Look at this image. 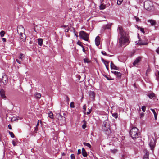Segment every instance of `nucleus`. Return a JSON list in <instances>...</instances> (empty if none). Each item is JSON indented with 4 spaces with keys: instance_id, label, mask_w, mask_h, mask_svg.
I'll return each mask as SVG.
<instances>
[{
    "instance_id": "obj_15",
    "label": "nucleus",
    "mask_w": 159,
    "mask_h": 159,
    "mask_svg": "<svg viewBox=\"0 0 159 159\" xmlns=\"http://www.w3.org/2000/svg\"><path fill=\"white\" fill-rule=\"evenodd\" d=\"M5 93V91L3 89H2L0 91V94L1 97L3 99H5L6 98Z\"/></svg>"
},
{
    "instance_id": "obj_2",
    "label": "nucleus",
    "mask_w": 159,
    "mask_h": 159,
    "mask_svg": "<svg viewBox=\"0 0 159 159\" xmlns=\"http://www.w3.org/2000/svg\"><path fill=\"white\" fill-rule=\"evenodd\" d=\"M130 134L131 137L134 139L139 137L140 136V133L136 127H134L131 129Z\"/></svg>"
},
{
    "instance_id": "obj_28",
    "label": "nucleus",
    "mask_w": 159,
    "mask_h": 159,
    "mask_svg": "<svg viewBox=\"0 0 159 159\" xmlns=\"http://www.w3.org/2000/svg\"><path fill=\"white\" fill-rule=\"evenodd\" d=\"M112 116L115 118H117L118 117V114L117 113H112Z\"/></svg>"
},
{
    "instance_id": "obj_16",
    "label": "nucleus",
    "mask_w": 159,
    "mask_h": 159,
    "mask_svg": "<svg viewBox=\"0 0 159 159\" xmlns=\"http://www.w3.org/2000/svg\"><path fill=\"white\" fill-rule=\"evenodd\" d=\"M110 66L111 69H115L117 70H119V68L116 66L112 61L111 63Z\"/></svg>"
},
{
    "instance_id": "obj_50",
    "label": "nucleus",
    "mask_w": 159,
    "mask_h": 159,
    "mask_svg": "<svg viewBox=\"0 0 159 159\" xmlns=\"http://www.w3.org/2000/svg\"><path fill=\"white\" fill-rule=\"evenodd\" d=\"M156 52L157 53L159 54V47L156 49Z\"/></svg>"
},
{
    "instance_id": "obj_25",
    "label": "nucleus",
    "mask_w": 159,
    "mask_h": 159,
    "mask_svg": "<svg viewBox=\"0 0 159 159\" xmlns=\"http://www.w3.org/2000/svg\"><path fill=\"white\" fill-rule=\"evenodd\" d=\"M83 143L84 145L90 148H91V146L89 143L84 142Z\"/></svg>"
},
{
    "instance_id": "obj_13",
    "label": "nucleus",
    "mask_w": 159,
    "mask_h": 159,
    "mask_svg": "<svg viewBox=\"0 0 159 159\" xmlns=\"http://www.w3.org/2000/svg\"><path fill=\"white\" fill-rule=\"evenodd\" d=\"M20 39L21 41H25L26 39V36L25 34H23V33L20 32Z\"/></svg>"
},
{
    "instance_id": "obj_21",
    "label": "nucleus",
    "mask_w": 159,
    "mask_h": 159,
    "mask_svg": "<svg viewBox=\"0 0 159 159\" xmlns=\"http://www.w3.org/2000/svg\"><path fill=\"white\" fill-rule=\"evenodd\" d=\"M149 153L148 152L146 151L145 154L143 156V159H149Z\"/></svg>"
},
{
    "instance_id": "obj_34",
    "label": "nucleus",
    "mask_w": 159,
    "mask_h": 159,
    "mask_svg": "<svg viewBox=\"0 0 159 159\" xmlns=\"http://www.w3.org/2000/svg\"><path fill=\"white\" fill-rule=\"evenodd\" d=\"M123 0H118L117 2V4L118 5H120L122 2Z\"/></svg>"
},
{
    "instance_id": "obj_44",
    "label": "nucleus",
    "mask_w": 159,
    "mask_h": 159,
    "mask_svg": "<svg viewBox=\"0 0 159 159\" xmlns=\"http://www.w3.org/2000/svg\"><path fill=\"white\" fill-rule=\"evenodd\" d=\"M101 53L104 55H107V54H106V52H105V51H102L101 52Z\"/></svg>"
},
{
    "instance_id": "obj_59",
    "label": "nucleus",
    "mask_w": 159,
    "mask_h": 159,
    "mask_svg": "<svg viewBox=\"0 0 159 159\" xmlns=\"http://www.w3.org/2000/svg\"><path fill=\"white\" fill-rule=\"evenodd\" d=\"M39 121H38V122L36 126V127H37V128H38V125H39Z\"/></svg>"
},
{
    "instance_id": "obj_3",
    "label": "nucleus",
    "mask_w": 159,
    "mask_h": 159,
    "mask_svg": "<svg viewBox=\"0 0 159 159\" xmlns=\"http://www.w3.org/2000/svg\"><path fill=\"white\" fill-rule=\"evenodd\" d=\"M119 43L121 46L127 44H128V39L126 37V35L121 37L119 39Z\"/></svg>"
},
{
    "instance_id": "obj_14",
    "label": "nucleus",
    "mask_w": 159,
    "mask_h": 159,
    "mask_svg": "<svg viewBox=\"0 0 159 159\" xmlns=\"http://www.w3.org/2000/svg\"><path fill=\"white\" fill-rule=\"evenodd\" d=\"M100 38L99 36H97L95 39V43L97 46H98L100 44Z\"/></svg>"
},
{
    "instance_id": "obj_10",
    "label": "nucleus",
    "mask_w": 159,
    "mask_h": 159,
    "mask_svg": "<svg viewBox=\"0 0 159 159\" xmlns=\"http://www.w3.org/2000/svg\"><path fill=\"white\" fill-rule=\"evenodd\" d=\"M138 37L139 39L138 42L136 44H139V45H146L148 43L147 41L146 42H143L142 41H141V38L139 37V34H138Z\"/></svg>"
},
{
    "instance_id": "obj_62",
    "label": "nucleus",
    "mask_w": 159,
    "mask_h": 159,
    "mask_svg": "<svg viewBox=\"0 0 159 159\" xmlns=\"http://www.w3.org/2000/svg\"><path fill=\"white\" fill-rule=\"evenodd\" d=\"M103 1V0H100L101 2L102 3Z\"/></svg>"
},
{
    "instance_id": "obj_55",
    "label": "nucleus",
    "mask_w": 159,
    "mask_h": 159,
    "mask_svg": "<svg viewBox=\"0 0 159 159\" xmlns=\"http://www.w3.org/2000/svg\"><path fill=\"white\" fill-rule=\"evenodd\" d=\"M2 41L3 42H6V39L5 38H2Z\"/></svg>"
},
{
    "instance_id": "obj_4",
    "label": "nucleus",
    "mask_w": 159,
    "mask_h": 159,
    "mask_svg": "<svg viewBox=\"0 0 159 159\" xmlns=\"http://www.w3.org/2000/svg\"><path fill=\"white\" fill-rule=\"evenodd\" d=\"M80 38L87 41H89V35L84 31H81L79 33Z\"/></svg>"
},
{
    "instance_id": "obj_20",
    "label": "nucleus",
    "mask_w": 159,
    "mask_h": 159,
    "mask_svg": "<svg viewBox=\"0 0 159 159\" xmlns=\"http://www.w3.org/2000/svg\"><path fill=\"white\" fill-rule=\"evenodd\" d=\"M43 39L41 38H39L38 39V44L40 46H42L43 45Z\"/></svg>"
},
{
    "instance_id": "obj_45",
    "label": "nucleus",
    "mask_w": 159,
    "mask_h": 159,
    "mask_svg": "<svg viewBox=\"0 0 159 159\" xmlns=\"http://www.w3.org/2000/svg\"><path fill=\"white\" fill-rule=\"evenodd\" d=\"M81 47H82V50H83V51L85 53V49H84V46H83V45H82V46H81Z\"/></svg>"
},
{
    "instance_id": "obj_7",
    "label": "nucleus",
    "mask_w": 159,
    "mask_h": 159,
    "mask_svg": "<svg viewBox=\"0 0 159 159\" xmlns=\"http://www.w3.org/2000/svg\"><path fill=\"white\" fill-rule=\"evenodd\" d=\"M2 81L4 85H6L8 82L7 76L5 73H3L2 78Z\"/></svg>"
},
{
    "instance_id": "obj_29",
    "label": "nucleus",
    "mask_w": 159,
    "mask_h": 159,
    "mask_svg": "<svg viewBox=\"0 0 159 159\" xmlns=\"http://www.w3.org/2000/svg\"><path fill=\"white\" fill-rule=\"evenodd\" d=\"M24 55L22 54H20V56L19 57V59L21 60H23V58L24 57Z\"/></svg>"
},
{
    "instance_id": "obj_19",
    "label": "nucleus",
    "mask_w": 159,
    "mask_h": 159,
    "mask_svg": "<svg viewBox=\"0 0 159 159\" xmlns=\"http://www.w3.org/2000/svg\"><path fill=\"white\" fill-rule=\"evenodd\" d=\"M82 153L83 156L84 157H86L87 156V153L84 148H82Z\"/></svg>"
},
{
    "instance_id": "obj_30",
    "label": "nucleus",
    "mask_w": 159,
    "mask_h": 159,
    "mask_svg": "<svg viewBox=\"0 0 159 159\" xmlns=\"http://www.w3.org/2000/svg\"><path fill=\"white\" fill-rule=\"evenodd\" d=\"M41 94L40 93H37L36 94V97L37 98H40L41 97Z\"/></svg>"
},
{
    "instance_id": "obj_18",
    "label": "nucleus",
    "mask_w": 159,
    "mask_h": 159,
    "mask_svg": "<svg viewBox=\"0 0 159 159\" xmlns=\"http://www.w3.org/2000/svg\"><path fill=\"white\" fill-rule=\"evenodd\" d=\"M89 97L93 99L95 97V93L93 91H90L89 93Z\"/></svg>"
},
{
    "instance_id": "obj_54",
    "label": "nucleus",
    "mask_w": 159,
    "mask_h": 159,
    "mask_svg": "<svg viewBox=\"0 0 159 159\" xmlns=\"http://www.w3.org/2000/svg\"><path fill=\"white\" fill-rule=\"evenodd\" d=\"M111 72L115 75L117 73V72L116 71H111Z\"/></svg>"
},
{
    "instance_id": "obj_9",
    "label": "nucleus",
    "mask_w": 159,
    "mask_h": 159,
    "mask_svg": "<svg viewBox=\"0 0 159 159\" xmlns=\"http://www.w3.org/2000/svg\"><path fill=\"white\" fill-rule=\"evenodd\" d=\"M142 59V57H138L135 60L134 62L133 63V64L134 66H136L138 65V64L141 61Z\"/></svg>"
},
{
    "instance_id": "obj_12",
    "label": "nucleus",
    "mask_w": 159,
    "mask_h": 159,
    "mask_svg": "<svg viewBox=\"0 0 159 159\" xmlns=\"http://www.w3.org/2000/svg\"><path fill=\"white\" fill-rule=\"evenodd\" d=\"M25 31V30L23 26L20 25L17 27V31L18 34H19L20 32H24Z\"/></svg>"
},
{
    "instance_id": "obj_27",
    "label": "nucleus",
    "mask_w": 159,
    "mask_h": 159,
    "mask_svg": "<svg viewBox=\"0 0 159 159\" xmlns=\"http://www.w3.org/2000/svg\"><path fill=\"white\" fill-rule=\"evenodd\" d=\"M48 115L49 117L52 119L53 118V114L52 112L51 111L49 112V113L48 114Z\"/></svg>"
},
{
    "instance_id": "obj_56",
    "label": "nucleus",
    "mask_w": 159,
    "mask_h": 159,
    "mask_svg": "<svg viewBox=\"0 0 159 159\" xmlns=\"http://www.w3.org/2000/svg\"><path fill=\"white\" fill-rule=\"evenodd\" d=\"M8 127L9 129H12L11 126V125H8Z\"/></svg>"
},
{
    "instance_id": "obj_26",
    "label": "nucleus",
    "mask_w": 159,
    "mask_h": 159,
    "mask_svg": "<svg viewBox=\"0 0 159 159\" xmlns=\"http://www.w3.org/2000/svg\"><path fill=\"white\" fill-rule=\"evenodd\" d=\"M105 5L101 4L100 6V9L101 10H103L105 8Z\"/></svg>"
},
{
    "instance_id": "obj_63",
    "label": "nucleus",
    "mask_w": 159,
    "mask_h": 159,
    "mask_svg": "<svg viewBox=\"0 0 159 159\" xmlns=\"http://www.w3.org/2000/svg\"><path fill=\"white\" fill-rule=\"evenodd\" d=\"M29 43L30 44H32V41H30V42H29Z\"/></svg>"
},
{
    "instance_id": "obj_47",
    "label": "nucleus",
    "mask_w": 159,
    "mask_h": 159,
    "mask_svg": "<svg viewBox=\"0 0 159 159\" xmlns=\"http://www.w3.org/2000/svg\"><path fill=\"white\" fill-rule=\"evenodd\" d=\"M66 101L68 102V103L69 102V100H70L69 98L68 97V96H66Z\"/></svg>"
},
{
    "instance_id": "obj_35",
    "label": "nucleus",
    "mask_w": 159,
    "mask_h": 159,
    "mask_svg": "<svg viewBox=\"0 0 159 159\" xmlns=\"http://www.w3.org/2000/svg\"><path fill=\"white\" fill-rule=\"evenodd\" d=\"M70 107L71 108H74L75 107V105L74 103V102H71L70 103Z\"/></svg>"
},
{
    "instance_id": "obj_22",
    "label": "nucleus",
    "mask_w": 159,
    "mask_h": 159,
    "mask_svg": "<svg viewBox=\"0 0 159 159\" xmlns=\"http://www.w3.org/2000/svg\"><path fill=\"white\" fill-rule=\"evenodd\" d=\"M148 22H150L151 25L153 26L156 24V22L154 20H148Z\"/></svg>"
},
{
    "instance_id": "obj_57",
    "label": "nucleus",
    "mask_w": 159,
    "mask_h": 159,
    "mask_svg": "<svg viewBox=\"0 0 159 159\" xmlns=\"http://www.w3.org/2000/svg\"><path fill=\"white\" fill-rule=\"evenodd\" d=\"M83 109L85 111L86 110V108L85 107V105L83 106Z\"/></svg>"
},
{
    "instance_id": "obj_58",
    "label": "nucleus",
    "mask_w": 159,
    "mask_h": 159,
    "mask_svg": "<svg viewBox=\"0 0 159 159\" xmlns=\"http://www.w3.org/2000/svg\"><path fill=\"white\" fill-rule=\"evenodd\" d=\"M154 117H155V119L156 120V119H157V114H154Z\"/></svg>"
},
{
    "instance_id": "obj_37",
    "label": "nucleus",
    "mask_w": 159,
    "mask_h": 159,
    "mask_svg": "<svg viewBox=\"0 0 159 159\" xmlns=\"http://www.w3.org/2000/svg\"><path fill=\"white\" fill-rule=\"evenodd\" d=\"M142 109L143 112H145L146 110V107L145 106H142Z\"/></svg>"
},
{
    "instance_id": "obj_40",
    "label": "nucleus",
    "mask_w": 159,
    "mask_h": 159,
    "mask_svg": "<svg viewBox=\"0 0 159 159\" xmlns=\"http://www.w3.org/2000/svg\"><path fill=\"white\" fill-rule=\"evenodd\" d=\"M77 44L81 47L82 45H83L81 44V42L79 40L77 42Z\"/></svg>"
},
{
    "instance_id": "obj_51",
    "label": "nucleus",
    "mask_w": 159,
    "mask_h": 159,
    "mask_svg": "<svg viewBox=\"0 0 159 159\" xmlns=\"http://www.w3.org/2000/svg\"><path fill=\"white\" fill-rule=\"evenodd\" d=\"M151 110L153 112V113L154 114H156V113L155 112V111L154 109H151Z\"/></svg>"
},
{
    "instance_id": "obj_6",
    "label": "nucleus",
    "mask_w": 159,
    "mask_h": 159,
    "mask_svg": "<svg viewBox=\"0 0 159 159\" xmlns=\"http://www.w3.org/2000/svg\"><path fill=\"white\" fill-rule=\"evenodd\" d=\"M118 32L120 35L121 36H123L125 35V32L124 31L122 27L119 25L118 27Z\"/></svg>"
},
{
    "instance_id": "obj_33",
    "label": "nucleus",
    "mask_w": 159,
    "mask_h": 159,
    "mask_svg": "<svg viewBox=\"0 0 159 159\" xmlns=\"http://www.w3.org/2000/svg\"><path fill=\"white\" fill-rule=\"evenodd\" d=\"M138 28L139 29H140V31L142 32L143 33H144L145 32L144 30V29L143 28L140 27H138Z\"/></svg>"
},
{
    "instance_id": "obj_64",
    "label": "nucleus",
    "mask_w": 159,
    "mask_h": 159,
    "mask_svg": "<svg viewBox=\"0 0 159 159\" xmlns=\"http://www.w3.org/2000/svg\"><path fill=\"white\" fill-rule=\"evenodd\" d=\"M75 35L76 36V37H78V36L75 33Z\"/></svg>"
},
{
    "instance_id": "obj_46",
    "label": "nucleus",
    "mask_w": 159,
    "mask_h": 159,
    "mask_svg": "<svg viewBox=\"0 0 159 159\" xmlns=\"http://www.w3.org/2000/svg\"><path fill=\"white\" fill-rule=\"evenodd\" d=\"M16 61H17V62L19 64H21V61H19L18 59H16Z\"/></svg>"
},
{
    "instance_id": "obj_41",
    "label": "nucleus",
    "mask_w": 159,
    "mask_h": 159,
    "mask_svg": "<svg viewBox=\"0 0 159 159\" xmlns=\"http://www.w3.org/2000/svg\"><path fill=\"white\" fill-rule=\"evenodd\" d=\"M86 124L85 123H84L82 125V127L83 129H85L86 127Z\"/></svg>"
},
{
    "instance_id": "obj_11",
    "label": "nucleus",
    "mask_w": 159,
    "mask_h": 159,
    "mask_svg": "<svg viewBox=\"0 0 159 159\" xmlns=\"http://www.w3.org/2000/svg\"><path fill=\"white\" fill-rule=\"evenodd\" d=\"M149 145L151 149L153 151L155 147V143L154 140H151L150 141Z\"/></svg>"
},
{
    "instance_id": "obj_8",
    "label": "nucleus",
    "mask_w": 159,
    "mask_h": 159,
    "mask_svg": "<svg viewBox=\"0 0 159 159\" xmlns=\"http://www.w3.org/2000/svg\"><path fill=\"white\" fill-rule=\"evenodd\" d=\"M57 117L58 120L61 121V123L65 122L66 118L65 117L61 115L60 114H57Z\"/></svg>"
},
{
    "instance_id": "obj_60",
    "label": "nucleus",
    "mask_w": 159,
    "mask_h": 159,
    "mask_svg": "<svg viewBox=\"0 0 159 159\" xmlns=\"http://www.w3.org/2000/svg\"><path fill=\"white\" fill-rule=\"evenodd\" d=\"M37 130H38V128H37V127H35V129H34L35 131H36Z\"/></svg>"
},
{
    "instance_id": "obj_17",
    "label": "nucleus",
    "mask_w": 159,
    "mask_h": 159,
    "mask_svg": "<svg viewBox=\"0 0 159 159\" xmlns=\"http://www.w3.org/2000/svg\"><path fill=\"white\" fill-rule=\"evenodd\" d=\"M102 61L105 64L107 70L109 69V62L107 61H105L103 59H102Z\"/></svg>"
},
{
    "instance_id": "obj_39",
    "label": "nucleus",
    "mask_w": 159,
    "mask_h": 159,
    "mask_svg": "<svg viewBox=\"0 0 159 159\" xmlns=\"http://www.w3.org/2000/svg\"><path fill=\"white\" fill-rule=\"evenodd\" d=\"M70 157L71 159H75V155L74 154L71 155Z\"/></svg>"
},
{
    "instance_id": "obj_42",
    "label": "nucleus",
    "mask_w": 159,
    "mask_h": 159,
    "mask_svg": "<svg viewBox=\"0 0 159 159\" xmlns=\"http://www.w3.org/2000/svg\"><path fill=\"white\" fill-rule=\"evenodd\" d=\"M88 110H89V112H87V114L88 115L90 114L91 113V111H92V109H89V108L88 109Z\"/></svg>"
},
{
    "instance_id": "obj_52",
    "label": "nucleus",
    "mask_w": 159,
    "mask_h": 159,
    "mask_svg": "<svg viewBox=\"0 0 159 159\" xmlns=\"http://www.w3.org/2000/svg\"><path fill=\"white\" fill-rule=\"evenodd\" d=\"M144 116V113H141L140 114V117L142 118Z\"/></svg>"
},
{
    "instance_id": "obj_31",
    "label": "nucleus",
    "mask_w": 159,
    "mask_h": 159,
    "mask_svg": "<svg viewBox=\"0 0 159 159\" xmlns=\"http://www.w3.org/2000/svg\"><path fill=\"white\" fill-rule=\"evenodd\" d=\"M5 31H2L0 33V34L1 37H2L4 36L5 34Z\"/></svg>"
},
{
    "instance_id": "obj_5",
    "label": "nucleus",
    "mask_w": 159,
    "mask_h": 159,
    "mask_svg": "<svg viewBox=\"0 0 159 159\" xmlns=\"http://www.w3.org/2000/svg\"><path fill=\"white\" fill-rule=\"evenodd\" d=\"M152 4L151 2L150 1H146L144 3V8L148 11H150L151 7H152Z\"/></svg>"
},
{
    "instance_id": "obj_32",
    "label": "nucleus",
    "mask_w": 159,
    "mask_h": 159,
    "mask_svg": "<svg viewBox=\"0 0 159 159\" xmlns=\"http://www.w3.org/2000/svg\"><path fill=\"white\" fill-rule=\"evenodd\" d=\"M9 134L10 135L11 137L12 138H14L15 137V135L12 132L9 131Z\"/></svg>"
},
{
    "instance_id": "obj_38",
    "label": "nucleus",
    "mask_w": 159,
    "mask_h": 159,
    "mask_svg": "<svg viewBox=\"0 0 159 159\" xmlns=\"http://www.w3.org/2000/svg\"><path fill=\"white\" fill-rule=\"evenodd\" d=\"M84 63H89L90 62V61H89L87 59L85 58L84 59Z\"/></svg>"
},
{
    "instance_id": "obj_36",
    "label": "nucleus",
    "mask_w": 159,
    "mask_h": 159,
    "mask_svg": "<svg viewBox=\"0 0 159 159\" xmlns=\"http://www.w3.org/2000/svg\"><path fill=\"white\" fill-rule=\"evenodd\" d=\"M134 19L136 20L137 22H139L140 21V20L136 16H134Z\"/></svg>"
},
{
    "instance_id": "obj_49",
    "label": "nucleus",
    "mask_w": 159,
    "mask_h": 159,
    "mask_svg": "<svg viewBox=\"0 0 159 159\" xmlns=\"http://www.w3.org/2000/svg\"><path fill=\"white\" fill-rule=\"evenodd\" d=\"M81 153V150L79 149H78V153H77V154L78 155H79Z\"/></svg>"
},
{
    "instance_id": "obj_53",
    "label": "nucleus",
    "mask_w": 159,
    "mask_h": 159,
    "mask_svg": "<svg viewBox=\"0 0 159 159\" xmlns=\"http://www.w3.org/2000/svg\"><path fill=\"white\" fill-rule=\"evenodd\" d=\"M111 152H112V153H115V152H116V150L115 149V150H111Z\"/></svg>"
},
{
    "instance_id": "obj_23",
    "label": "nucleus",
    "mask_w": 159,
    "mask_h": 159,
    "mask_svg": "<svg viewBox=\"0 0 159 159\" xmlns=\"http://www.w3.org/2000/svg\"><path fill=\"white\" fill-rule=\"evenodd\" d=\"M148 96L150 98H152L153 97L155 96V94L152 92L148 94Z\"/></svg>"
},
{
    "instance_id": "obj_24",
    "label": "nucleus",
    "mask_w": 159,
    "mask_h": 159,
    "mask_svg": "<svg viewBox=\"0 0 159 159\" xmlns=\"http://www.w3.org/2000/svg\"><path fill=\"white\" fill-rule=\"evenodd\" d=\"M115 75L118 78H120L121 76V74L120 72H117Z\"/></svg>"
},
{
    "instance_id": "obj_61",
    "label": "nucleus",
    "mask_w": 159,
    "mask_h": 159,
    "mask_svg": "<svg viewBox=\"0 0 159 159\" xmlns=\"http://www.w3.org/2000/svg\"><path fill=\"white\" fill-rule=\"evenodd\" d=\"M106 27L105 28H106L107 29H109V27H108L107 25H106Z\"/></svg>"
},
{
    "instance_id": "obj_1",
    "label": "nucleus",
    "mask_w": 159,
    "mask_h": 159,
    "mask_svg": "<svg viewBox=\"0 0 159 159\" xmlns=\"http://www.w3.org/2000/svg\"><path fill=\"white\" fill-rule=\"evenodd\" d=\"M110 127L108 120H106L103 122L102 127V130L105 131V134L107 135H109L111 133Z\"/></svg>"
},
{
    "instance_id": "obj_43",
    "label": "nucleus",
    "mask_w": 159,
    "mask_h": 159,
    "mask_svg": "<svg viewBox=\"0 0 159 159\" xmlns=\"http://www.w3.org/2000/svg\"><path fill=\"white\" fill-rule=\"evenodd\" d=\"M104 76L106 77L107 80H112V79H110L106 75H103Z\"/></svg>"
},
{
    "instance_id": "obj_48",
    "label": "nucleus",
    "mask_w": 159,
    "mask_h": 159,
    "mask_svg": "<svg viewBox=\"0 0 159 159\" xmlns=\"http://www.w3.org/2000/svg\"><path fill=\"white\" fill-rule=\"evenodd\" d=\"M12 144H13V145L14 146H15L16 145V142H15L14 140H13L12 141Z\"/></svg>"
}]
</instances>
